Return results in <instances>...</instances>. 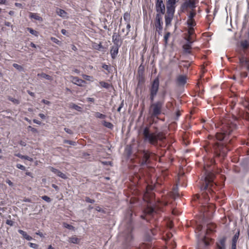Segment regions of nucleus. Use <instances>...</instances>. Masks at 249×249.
I'll return each instance as SVG.
<instances>
[{
  "label": "nucleus",
  "mask_w": 249,
  "mask_h": 249,
  "mask_svg": "<svg viewBox=\"0 0 249 249\" xmlns=\"http://www.w3.org/2000/svg\"><path fill=\"white\" fill-rule=\"evenodd\" d=\"M139 141H132L126 145L124 156L129 164H138L141 167L147 166L150 162V153L148 150L139 149Z\"/></svg>",
  "instance_id": "f257e3e1"
},
{
  "label": "nucleus",
  "mask_w": 249,
  "mask_h": 249,
  "mask_svg": "<svg viewBox=\"0 0 249 249\" xmlns=\"http://www.w3.org/2000/svg\"><path fill=\"white\" fill-rule=\"evenodd\" d=\"M214 175L212 172L205 170V176L202 177L201 181L200 190L202 192L201 196L196 195L194 200H199L201 197H203L205 202H207L210 199V196L208 195L209 193L212 195V193L214 192L213 189L216 186L214 182Z\"/></svg>",
  "instance_id": "f03ea898"
},
{
  "label": "nucleus",
  "mask_w": 249,
  "mask_h": 249,
  "mask_svg": "<svg viewBox=\"0 0 249 249\" xmlns=\"http://www.w3.org/2000/svg\"><path fill=\"white\" fill-rule=\"evenodd\" d=\"M237 120V117L233 116L232 119H225L223 121L222 132L219 134L222 137L217 136V140H223L226 138L227 135H230L232 131L237 129L238 127L236 123Z\"/></svg>",
  "instance_id": "7ed1b4c3"
},
{
  "label": "nucleus",
  "mask_w": 249,
  "mask_h": 249,
  "mask_svg": "<svg viewBox=\"0 0 249 249\" xmlns=\"http://www.w3.org/2000/svg\"><path fill=\"white\" fill-rule=\"evenodd\" d=\"M132 228L130 225L120 235V239L122 241L123 247L124 249H128L133 247V237L132 235Z\"/></svg>",
  "instance_id": "20e7f679"
},
{
  "label": "nucleus",
  "mask_w": 249,
  "mask_h": 249,
  "mask_svg": "<svg viewBox=\"0 0 249 249\" xmlns=\"http://www.w3.org/2000/svg\"><path fill=\"white\" fill-rule=\"evenodd\" d=\"M164 103V100L163 98L162 99L151 104L150 111L152 116L157 117L161 114V108Z\"/></svg>",
  "instance_id": "39448f33"
},
{
  "label": "nucleus",
  "mask_w": 249,
  "mask_h": 249,
  "mask_svg": "<svg viewBox=\"0 0 249 249\" xmlns=\"http://www.w3.org/2000/svg\"><path fill=\"white\" fill-rule=\"evenodd\" d=\"M142 134L144 137V140H158L156 138L157 136L154 133H152L150 130L149 127H145L142 132ZM159 140H162L163 139H166L165 137H163L162 134H159L157 135Z\"/></svg>",
  "instance_id": "423d86ee"
},
{
  "label": "nucleus",
  "mask_w": 249,
  "mask_h": 249,
  "mask_svg": "<svg viewBox=\"0 0 249 249\" xmlns=\"http://www.w3.org/2000/svg\"><path fill=\"white\" fill-rule=\"evenodd\" d=\"M222 141H216V142L213 144V146L216 152H219L223 157L226 156L227 152L229 150L228 147L225 145Z\"/></svg>",
  "instance_id": "0eeeda50"
},
{
  "label": "nucleus",
  "mask_w": 249,
  "mask_h": 249,
  "mask_svg": "<svg viewBox=\"0 0 249 249\" xmlns=\"http://www.w3.org/2000/svg\"><path fill=\"white\" fill-rule=\"evenodd\" d=\"M160 81L159 77H156L151 83L149 88L150 93L157 95L159 89Z\"/></svg>",
  "instance_id": "6e6552de"
},
{
  "label": "nucleus",
  "mask_w": 249,
  "mask_h": 249,
  "mask_svg": "<svg viewBox=\"0 0 249 249\" xmlns=\"http://www.w3.org/2000/svg\"><path fill=\"white\" fill-rule=\"evenodd\" d=\"M155 8L157 14L162 16L165 14V7L163 0H157L155 3Z\"/></svg>",
  "instance_id": "1a4fd4ad"
},
{
  "label": "nucleus",
  "mask_w": 249,
  "mask_h": 249,
  "mask_svg": "<svg viewBox=\"0 0 249 249\" xmlns=\"http://www.w3.org/2000/svg\"><path fill=\"white\" fill-rule=\"evenodd\" d=\"M176 0H168L166 2L167 14H174L176 9Z\"/></svg>",
  "instance_id": "9d476101"
},
{
  "label": "nucleus",
  "mask_w": 249,
  "mask_h": 249,
  "mask_svg": "<svg viewBox=\"0 0 249 249\" xmlns=\"http://www.w3.org/2000/svg\"><path fill=\"white\" fill-rule=\"evenodd\" d=\"M196 0H189L185 1L183 3L180 7L181 10L183 11L185 9L187 8H194L196 7Z\"/></svg>",
  "instance_id": "9b49d317"
},
{
  "label": "nucleus",
  "mask_w": 249,
  "mask_h": 249,
  "mask_svg": "<svg viewBox=\"0 0 249 249\" xmlns=\"http://www.w3.org/2000/svg\"><path fill=\"white\" fill-rule=\"evenodd\" d=\"M191 38L190 36H189L187 39V43L184 44L183 46V49L185 53L190 54L191 53V51L190 50L192 48V44L193 43V41L191 40Z\"/></svg>",
  "instance_id": "f8f14e48"
},
{
  "label": "nucleus",
  "mask_w": 249,
  "mask_h": 249,
  "mask_svg": "<svg viewBox=\"0 0 249 249\" xmlns=\"http://www.w3.org/2000/svg\"><path fill=\"white\" fill-rule=\"evenodd\" d=\"M162 16L160 14H156L155 18V27L156 29H159L163 28V22L162 21Z\"/></svg>",
  "instance_id": "ddd939ff"
},
{
  "label": "nucleus",
  "mask_w": 249,
  "mask_h": 249,
  "mask_svg": "<svg viewBox=\"0 0 249 249\" xmlns=\"http://www.w3.org/2000/svg\"><path fill=\"white\" fill-rule=\"evenodd\" d=\"M112 42L113 45L121 46L122 45V41L120 40V36L119 34L114 33L112 36Z\"/></svg>",
  "instance_id": "4468645a"
},
{
  "label": "nucleus",
  "mask_w": 249,
  "mask_h": 249,
  "mask_svg": "<svg viewBox=\"0 0 249 249\" xmlns=\"http://www.w3.org/2000/svg\"><path fill=\"white\" fill-rule=\"evenodd\" d=\"M176 82L179 86H184L187 82L186 76L183 75H178L177 78Z\"/></svg>",
  "instance_id": "2eb2a0df"
},
{
  "label": "nucleus",
  "mask_w": 249,
  "mask_h": 249,
  "mask_svg": "<svg viewBox=\"0 0 249 249\" xmlns=\"http://www.w3.org/2000/svg\"><path fill=\"white\" fill-rule=\"evenodd\" d=\"M120 47L121 46H118L116 45H113L111 47V49L110 50V54L111 58L113 59H114L117 57L119 52V49Z\"/></svg>",
  "instance_id": "dca6fc26"
},
{
  "label": "nucleus",
  "mask_w": 249,
  "mask_h": 249,
  "mask_svg": "<svg viewBox=\"0 0 249 249\" xmlns=\"http://www.w3.org/2000/svg\"><path fill=\"white\" fill-rule=\"evenodd\" d=\"M71 82L74 84L77 85L79 86H82V84L85 82V81L81 79H80L78 77H71Z\"/></svg>",
  "instance_id": "f3484780"
},
{
  "label": "nucleus",
  "mask_w": 249,
  "mask_h": 249,
  "mask_svg": "<svg viewBox=\"0 0 249 249\" xmlns=\"http://www.w3.org/2000/svg\"><path fill=\"white\" fill-rule=\"evenodd\" d=\"M174 14H167L165 16V22L166 26H169L171 24L172 20L173 18Z\"/></svg>",
  "instance_id": "a211bd4d"
},
{
  "label": "nucleus",
  "mask_w": 249,
  "mask_h": 249,
  "mask_svg": "<svg viewBox=\"0 0 249 249\" xmlns=\"http://www.w3.org/2000/svg\"><path fill=\"white\" fill-rule=\"evenodd\" d=\"M238 117L249 121V113L247 111H241L238 113Z\"/></svg>",
  "instance_id": "6ab92c4d"
},
{
  "label": "nucleus",
  "mask_w": 249,
  "mask_h": 249,
  "mask_svg": "<svg viewBox=\"0 0 249 249\" xmlns=\"http://www.w3.org/2000/svg\"><path fill=\"white\" fill-rule=\"evenodd\" d=\"M225 242V237H223L222 238L220 239L219 240V243H217L216 244L217 249H219L220 248H221L222 249H226Z\"/></svg>",
  "instance_id": "aec40b11"
},
{
  "label": "nucleus",
  "mask_w": 249,
  "mask_h": 249,
  "mask_svg": "<svg viewBox=\"0 0 249 249\" xmlns=\"http://www.w3.org/2000/svg\"><path fill=\"white\" fill-rule=\"evenodd\" d=\"M156 230H150L149 232H148L147 233V240L148 241H150L153 238V236L156 235Z\"/></svg>",
  "instance_id": "412c9836"
},
{
  "label": "nucleus",
  "mask_w": 249,
  "mask_h": 249,
  "mask_svg": "<svg viewBox=\"0 0 249 249\" xmlns=\"http://www.w3.org/2000/svg\"><path fill=\"white\" fill-rule=\"evenodd\" d=\"M247 59L244 56L243 54H241V57L239 58V63L241 65V70L243 69L244 67V63H247Z\"/></svg>",
  "instance_id": "4be33fe9"
},
{
  "label": "nucleus",
  "mask_w": 249,
  "mask_h": 249,
  "mask_svg": "<svg viewBox=\"0 0 249 249\" xmlns=\"http://www.w3.org/2000/svg\"><path fill=\"white\" fill-rule=\"evenodd\" d=\"M56 13L59 16L63 18H65L67 16V13L64 10L58 8L56 10Z\"/></svg>",
  "instance_id": "5701e85b"
},
{
  "label": "nucleus",
  "mask_w": 249,
  "mask_h": 249,
  "mask_svg": "<svg viewBox=\"0 0 249 249\" xmlns=\"http://www.w3.org/2000/svg\"><path fill=\"white\" fill-rule=\"evenodd\" d=\"M30 18L39 21L42 20V18L36 13H30Z\"/></svg>",
  "instance_id": "b1692460"
},
{
  "label": "nucleus",
  "mask_w": 249,
  "mask_h": 249,
  "mask_svg": "<svg viewBox=\"0 0 249 249\" xmlns=\"http://www.w3.org/2000/svg\"><path fill=\"white\" fill-rule=\"evenodd\" d=\"M239 233H240V231H239V230H238V231L234 235V236L232 239V243L231 244H236L237 241L239 236Z\"/></svg>",
  "instance_id": "393cba45"
},
{
  "label": "nucleus",
  "mask_w": 249,
  "mask_h": 249,
  "mask_svg": "<svg viewBox=\"0 0 249 249\" xmlns=\"http://www.w3.org/2000/svg\"><path fill=\"white\" fill-rule=\"evenodd\" d=\"M102 124L104 126L108 128L111 129L113 128V125L110 122H108L106 121H103Z\"/></svg>",
  "instance_id": "a878e982"
},
{
  "label": "nucleus",
  "mask_w": 249,
  "mask_h": 249,
  "mask_svg": "<svg viewBox=\"0 0 249 249\" xmlns=\"http://www.w3.org/2000/svg\"><path fill=\"white\" fill-rule=\"evenodd\" d=\"M241 47L245 50L247 49L249 47V43L247 40L241 42Z\"/></svg>",
  "instance_id": "bb28decb"
},
{
  "label": "nucleus",
  "mask_w": 249,
  "mask_h": 249,
  "mask_svg": "<svg viewBox=\"0 0 249 249\" xmlns=\"http://www.w3.org/2000/svg\"><path fill=\"white\" fill-rule=\"evenodd\" d=\"M99 84L102 87L106 89H108L111 87L110 84L104 81H101L99 82Z\"/></svg>",
  "instance_id": "cd10ccee"
},
{
  "label": "nucleus",
  "mask_w": 249,
  "mask_h": 249,
  "mask_svg": "<svg viewBox=\"0 0 249 249\" xmlns=\"http://www.w3.org/2000/svg\"><path fill=\"white\" fill-rule=\"evenodd\" d=\"M13 66L19 71H24V69L23 67L22 66L19 65L18 64L14 63L13 64Z\"/></svg>",
  "instance_id": "c85d7f7f"
},
{
  "label": "nucleus",
  "mask_w": 249,
  "mask_h": 249,
  "mask_svg": "<svg viewBox=\"0 0 249 249\" xmlns=\"http://www.w3.org/2000/svg\"><path fill=\"white\" fill-rule=\"evenodd\" d=\"M69 241L71 243L77 244L79 243V240L77 237H71L69 238Z\"/></svg>",
  "instance_id": "c756f323"
},
{
  "label": "nucleus",
  "mask_w": 249,
  "mask_h": 249,
  "mask_svg": "<svg viewBox=\"0 0 249 249\" xmlns=\"http://www.w3.org/2000/svg\"><path fill=\"white\" fill-rule=\"evenodd\" d=\"M27 29L31 34L36 36H38V32L36 30H34L33 29L28 27L27 28Z\"/></svg>",
  "instance_id": "7c9ffc66"
},
{
  "label": "nucleus",
  "mask_w": 249,
  "mask_h": 249,
  "mask_svg": "<svg viewBox=\"0 0 249 249\" xmlns=\"http://www.w3.org/2000/svg\"><path fill=\"white\" fill-rule=\"evenodd\" d=\"M170 32H167L164 36V45L166 46L168 44V38L170 36Z\"/></svg>",
  "instance_id": "2f4dec72"
},
{
  "label": "nucleus",
  "mask_w": 249,
  "mask_h": 249,
  "mask_svg": "<svg viewBox=\"0 0 249 249\" xmlns=\"http://www.w3.org/2000/svg\"><path fill=\"white\" fill-rule=\"evenodd\" d=\"M38 76H40L41 77L45 78L47 80H50L52 79V77L50 75L47 74L46 73H42L41 74H38Z\"/></svg>",
  "instance_id": "473e14b6"
},
{
  "label": "nucleus",
  "mask_w": 249,
  "mask_h": 249,
  "mask_svg": "<svg viewBox=\"0 0 249 249\" xmlns=\"http://www.w3.org/2000/svg\"><path fill=\"white\" fill-rule=\"evenodd\" d=\"M17 156L20 158H21V159H24V160H28L29 161H33V159L32 158H30V157L28 156H23V155H21L19 154H18Z\"/></svg>",
  "instance_id": "72a5a7b5"
},
{
  "label": "nucleus",
  "mask_w": 249,
  "mask_h": 249,
  "mask_svg": "<svg viewBox=\"0 0 249 249\" xmlns=\"http://www.w3.org/2000/svg\"><path fill=\"white\" fill-rule=\"evenodd\" d=\"M8 99L16 105H18L20 103V101L18 99H15L11 96H9Z\"/></svg>",
  "instance_id": "f704fd0d"
},
{
  "label": "nucleus",
  "mask_w": 249,
  "mask_h": 249,
  "mask_svg": "<svg viewBox=\"0 0 249 249\" xmlns=\"http://www.w3.org/2000/svg\"><path fill=\"white\" fill-rule=\"evenodd\" d=\"M95 116L97 118L100 119H105L106 117V115L103 114H102L100 112H97L95 113Z\"/></svg>",
  "instance_id": "c9c22d12"
},
{
  "label": "nucleus",
  "mask_w": 249,
  "mask_h": 249,
  "mask_svg": "<svg viewBox=\"0 0 249 249\" xmlns=\"http://www.w3.org/2000/svg\"><path fill=\"white\" fill-rule=\"evenodd\" d=\"M90 156L89 154L84 152L82 153V157L86 160H88L89 161H91L93 158L91 157H89Z\"/></svg>",
  "instance_id": "e433bc0d"
},
{
  "label": "nucleus",
  "mask_w": 249,
  "mask_h": 249,
  "mask_svg": "<svg viewBox=\"0 0 249 249\" xmlns=\"http://www.w3.org/2000/svg\"><path fill=\"white\" fill-rule=\"evenodd\" d=\"M124 19L126 22H129L130 20V14L128 13H125L124 15Z\"/></svg>",
  "instance_id": "4c0bfd02"
},
{
  "label": "nucleus",
  "mask_w": 249,
  "mask_h": 249,
  "mask_svg": "<svg viewBox=\"0 0 249 249\" xmlns=\"http://www.w3.org/2000/svg\"><path fill=\"white\" fill-rule=\"evenodd\" d=\"M56 175L58 177H59L63 179H67V176L59 170Z\"/></svg>",
  "instance_id": "58836bf2"
},
{
  "label": "nucleus",
  "mask_w": 249,
  "mask_h": 249,
  "mask_svg": "<svg viewBox=\"0 0 249 249\" xmlns=\"http://www.w3.org/2000/svg\"><path fill=\"white\" fill-rule=\"evenodd\" d=\"M187 24L189 26L192 28L195 26L196 23L194 19H188L187 21Z\"/></svg>",
  "instance_id": "ea45409f"
},
{
  "label": "nucleus",
  "mask_w": 249,
  "mask_h": 249,
  "mask_svg": "<svg viewBox=\"0 0 249 249\" xmlns=\"http://www.w3.org/2000/svg\"><path fill=\"white\" fill-rule=\"evenodd\" d=\"M51 40L54 43H56L57 45H60L61 44V42L57 39L56 38L54 37H51Z\"/></svg>",
  "instance_id": "a19ab883"
},
{
  "label": "nucleus",
  "mask_w": 249,
  "mask_h": 249,
  "mask_svg": "<svg viewBox=\"0 0 249 249\" xmlns=\"http://www.w3.org/2000/svg\"><path fill=\"white\" fill-rule=\"evenodd\" d=\"M63 226L64 227H65V228H67L69 230H73L74 229V227L71 225H70L67 223H63Z\"/></svg>",
  "instance_id": "79ce46f5"
},
{
  "label": "nucleus",
  "mask_w": 249,
  "mask_h": 249,
  "mask_svg": "<svg viewBox=\"0 0 249 249\" xmlns=\"http://www.w3.org/2000/svg\"><path fill=\"white\" fill-rule=\"evenodd\" d=\"M102 68L107 70L108 72H111V68L107 65L106 64H103L102 66Z\"/></svg>",
  "instance_id": "37998d69"
},
{
  "label": "nucleus",
  "mask_w": 249,
  "mask_h": 249,
  "mask_svg": "<svg viewBox=\"0 0 249 249\" xmlns=\"http://www.w3.org/2000/svg\"><path fill=\"white\" fill-rule=\"evenodd\" d=\"M18 232L22 235L24 238H25L28 235L26 232L22 230H18Z\"/></svg>",
  "instance_id": "c03bdc74"
},
{
  "label": "nucleus",
  "mask_w": 249,
  "mask_h": 249,
  "mask_svg": "<svg viewBox=\"0 0 249 249\" xmlns=\"http://www.w3.org/2000/svg\"><path fill=\"white\" fill-rule=\"evenodd\" d=\"M41 198L43 200L47 202H50L51 201V198L47 196H43L41 197Z\"/></svg>",
  "instance_id": "a18cd8bd"
},
{
  "label": "nucleus",
  "mask_w": 249,
  "mask_h": 249,
  "mask_svg": "<svg viewBox=\"0 0 249 249\" xmlns=\"http://www.w3.org/2000/svg\"><path fill=\"white\" fill-rule=\"evenodd\" d=\"M64 143L66 144H69L71 145H76L77 142L76 141H64Z\"/></svg>",
  "instance_id": "49530a36"
},
{
  "label": "nucleus",
  "mask_w": 249,
  "mask_h": 249,
  "mask_svg": "<svg viewBox=\"0 0 249 249\" xmlns=\"http://www.w3.org/2000/svg\"><path fill=\"white\" fill-rule=\"evenodd\" d=\"M29 246L33 249H37L38 247V245L35 243H29Z\"/></svg>",
  "instance_id": "de8ad7c7"
},
{
  "label": "nucleus",
  "mask_w": 249,
  "mask_h": 249,
  "mask_svg": "<svg viewBox=\"0 0 249 249\" xmlns=\"http://www.w3.org/2000/svg\"><path fill=\"white\" fill-rule=\"evenodd\" d=\"M86 202L89 203H94L95 202V200L94 199H90L89 197H86L85 198Z\"/></svg>",
  "instance_id": "09e8293b"
},
{
  "label": "nucleus",
  "mask_w": 249,
  "mask_h": 249,
  "mask_svg": "<svg viewBox=\"0 0 249 249\" xmlns=\"http://www.w3.org/2000/svg\"><path fill=\"white\" fill-rule=\"evenodd\" d=\"M143 70H144L143 67H142V66L141 65L139 67V70H138V73H139V76H140V75H142Z\"/></svg>",
  "instance_id": "8fccbe9b"
},
{
  "label": "nucleus",
  "mask_w": 249,
  "mask_h": 249,
  "mask_svg": "<svg viewBox=\"0 0 249 249\" xmlns=\"http://www.w3.org/2000/svg\"><path fill=\"white\" fill-rule=\"evenodd\" d=\"M156 96H157V95L150 93V94H149V99L150 100V101L152 103H154L153 102L154 101V99H155V98L156 97Z\"/></svg>",
  "instance_id": "3c124183"
},
{
  "label": "nucleus",
  "mask_w": 249,
  "mask_h": 249,
  "mask_svg": "<svg viewBox=\"0 0 249 249\" xmlns=\"http://www.w3.org/2000/svg\"><path fill=\"white\" fill-rule=\"evenodd\" d=\"M16 167L18 169H19L23 170V171L25 170V169H26L25 167L20 164H17L16 165Z\"/></svg>",
  "instance_id": "603ef678"
},
{
  "label": "nucleus",
  "mask_w": 249,
  "mask_h": 249,
  "mask_svg": "<svg viewBox=\"0 0 249 249\" xmlns=\"http://www.w3.org/2000/svg\"><path fill=\"white\" fill-rule=\"evenodd\" d=\"M202 242L205 246H207L209 245V243L206 240V237L205 236L202 238Z\"/></svg>",
  "instance_id": "864d4df0"
},
{
  "label": "nucleus",
  "mask_w": 249,
  "mask_h": 249,
  "mask_svg": "<svg viewBox=\"0 0 249 249\" xmlns=\"http://www.w3.org/2000/svg\"><path fill=\"white\" fill-rule=\"evenodd\" d=\"M50 170L54 174L57 175V173L59 171V170L57 169H55L53 167H50Z\"/></svg>",
  "instance_id": "5fc2aeb1"
},
{
  "label": "nucleus",
  "mask_w": 249,
  "mask_h": 249,
  "mask_svg": "<svg viewBox=\"0 0 249 249\" xmlns=\"http://www.w3.org/2000/svg\"><path fill=\"white\" fill-rule=\"evenodd\" d=\"M196 15V13L193 12H190L189 15V19H193L194 17Z\"/></svg>",
  "instance_id": "6e6d98bb"
},
{
  "label": "nucleus",
  "mask_w": 249,
  "mask_h": 249,
  "mask_svg": "<svg viewBox=\"0 0 249 249\" xmlns=\"http://www.w3.org/2000/svg\"><path fill=\"white\" fill-rule=\"evenodd\" d=\"M95 210L97 211V212H101V213H105V211L102 208H101L99 206H97L96 208H95Z\"/></svg>",
  "instance_id": "4d7b16f0"
},
{
  "label": "nucleus",
  "mask_w": 249,
  "mask_h": 249,
  "mask_svg": "<svg viewBox=\"0 0 249 249\" xmlns=\"http://www.w3.org/2000/svg\"><path fill=\"white\" fill-rule=\"evenodd\" d=\"M180 113L179 111L178 110L176 113V116L175 117V119L176 120H178V119L179 117H180Z\"/></svg>",
  "instance_id": "13d9d810"
},
{
  "label": "nucleus",
  "mask_w": 249,
  "mask_h": 249,
  "mask_svg": "<svg viewBox=\"0 0 249 249\" xmlns=\"http://www.w3.org/2000/svg\"><path fill=\"white\" fill-rule=\"evenodd\" d=\"M6 224L12 226L14 225V222L12 220H7L6 221Z\"/></svg>",
  "instance_id": "bf43d9fd"
},
{
  "label": "nucleus",
  "mask_w": 249,
  "mask_h": 249,
  "mask_svg": "<svg viewBox=\"0 0 249 249\" xmlns=\"http://www.w3.org/2000/svg\"><path fill=\"white\" fill-rule=\"evenodd\" d=\"M240 75L241 77L242 78H245L248 76V74L246 72H241Z\"/></svg>",
  "instance_id": "052dcab7"
},
{
  "label": "nucleus",
  "mask_w": 249,
  "mask_h": 249,
  "mask_svg": "<svg viewBox=\"0 0 249 249\" xmlns=\"http://www.w3.org/2000/svg\"><path fill=\"white\" fill-rule=\"evenodd\" d=\"M194 29L193 28H190L188 31V34L190 36H192L194 34Z\"/></svg>",
  "instance_id": "680f3d73"
},
{
  "label": "nucleus",
  "mask_w": 249,
  "mask_h": 249,
  "mask_svg": "<svg viewBox=\"0 0 249 249\" xmlns=\"http://www.w3.org/2000/svg\"><path fill=\"white\" fill-rule=\"evenodd\" d=\"M64 130L68 134H72V131L68 128H65Z\"/></svg>",
  "instance_id": "e2e57ef3"
},
{
  "label": "nucleus",
  "mask_w": 249,
  "mask_h": 249,
  "mask_svg": "<svg viewBox=\"0 0 249 249\" xmlns=\"http://www.w3.org/2000/svg\"><path fill=\"white\" fill-rule=\"evenodd\" d=\"M243 105L245 108L249 111V104L248 103H245Z\"/></svg>",
  "instance_id": "0e129e2a"
},
{
  "label": "nucleus",
  "mask_w": 249,
  "mask_h": 249,
  "mask_svg": "<svg viewBox=\"0 0 249 249\" xmlns=\"http://www.w3.org/2000/svg\"><path fill=\"white\" fill-rule=\"evenodd\" d=\"M162 28L159 29V28L156 29V32H158L159 35H161Z\"/></svg>",
  "instance_id": "69168bd1"
},
{
  "label": "nucleus",
  "mask_w": 249,
  "mask_h": 249,
  "mask_svg": "<svg viewBox=\"0 0 249 249\" xmlns=\"http://www.w3.org/2000/svg\"><path fill=\"white\" fill-rule=\"evenodd\" d=\"M6 182L10 186H13V182L9 179L6 180Z\"/></svg>",
  "instance_id": "338daca9"
},
{
  "label": "nucleus",
  "mask_w": 249,
  "mask_h": 249,
  "mask_svg": "<svg viewBox=\"0 0 249 249\" xmlns=\"http://www.w3.org/2000/svg\"><path fill=\"white\" fill-rule=\"evenodd\" d=\"M61 32L63 35L68 36L67 35V32L65 29H62L61 31Z\"/></svg>",
  "instance_id": "774afa93"
}]
</instances>
